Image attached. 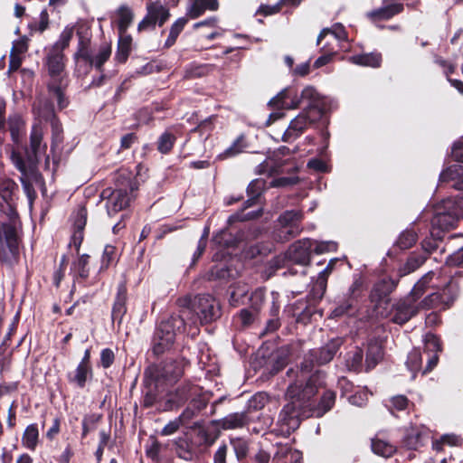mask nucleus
Segmentation results:
<instances>
[{"label": "nucleus", "mask_w": 463, "mask_h": 463, "mask_svg": "<svg viewBox=\"0 0 463 463\" xmlns=\"http://www.w3.org/2000/svg\"><path fill=\"white\" fill-rule=\"evenodd\" d=\"M458 289L455 280L441 281L440 272L429 271L418 280L409 296L393 306L392 320L403 325L420 310H446L458 298Z\"/></svg>", "instance_id": "nucleus-1"}, {"label": "nucleus", "mask_w": 463, "mask_h": 463, "mask_svg": "<svg viewBox=\"0 0 463 463\" xmlns=\"http://www.w3.org/2000/svg\"><path fill=\"white\" fill-rule=\"evenodd\" d=\"M189 362L184 357L167 359L159 365H152L145 371V384L146 392L144 396V405H154L159 397L160 389L175 383L184 374Z\"/></svg>", "instance_id": "nucleus-2"}, {"label": "nucleus", "mask_w": 463, "mask_h": 463, "mask_svg": "<svg viewBox=\"0 0 463 463\" xmlns=\"http://www.w3.org/2000/svg\"><path fill=\"white\" fill-rule=\"evenodd\" d=\"M78 47L73 55L75 73L77 76L88 74L92 67L100 70L111 54V47L108 43L101 44L97 51H93L91 43V31L84 21L77 24Z\"/></svg>", "instance_id": "nucleus-3"}, {"label": "nucleus", "mask_w": 463, "mask_h": 463, "mask_svg": "<svg viewBox=\"0 0 463 463\" xmlns=\"http://www.w3.org/2000/svg\"><path fill=\"white\" fill-rule=\"evenodd\" d=\"M20 222L15 209L7 203L5 216L0 220V263L13 266L19 258Z\"/></svg>", "instance_id": "nucleus-4"}, {"label": "nucleus", "mask_w": 463, "mask_h": 463, "mask_svg": "<svg viewBox=\"0 0 463 463\" xmlns=\"http://www.w3.org/2000/svg\"><path fill=\"white\" fill-rule=\"evenodd\" d=\"M310 372V367L307 364H302L300 374L297 380L290 383L287 390V399L292 404H296L302 410L304 417H310V406L313 398L318 390V376L312 375L307 377L306 373Z\"/></svg>", "instance_id": "nucleus-5"}, {"label": "nucleus", "mask_w": 463, "mask_h": 463, "mask_svg": "<svg viewBox=\"0 0 463 463\" xmlns=\"http://www.w3.org/2000/svg\"><path fill=\"white\" fill-rule=\"evenodd\" d=\"M175 316L184 317L185 327H194V331L192 333L194 335L198 331V322L204 324L217 318L219 317V307L211 295H198L193 300H189L188 305L183 307L180 314Z\"/></svg>", "instance_id": "nucleus-6"}, {"label": "nucleus", "mask_w": 463, "mask_h": 463, "mask_svg": "<svg viewBox=\"0 0 463 463\" xmlns=\"http://www.w3.org/2000/svg\"><path fill=\"white\" fill-rule=\"evenodd\" d=\"M44 64L47 67L48 74L51 78L48 83V90L57 99L59 108L62 109L68 104L63 94V90L68 86V77L64 73L65 63L63 52L50 49L46 55Z\"/></svg>", "instance_id": "nucleus-7"}, {"label": "nucleus", "mask_w": 463, "mask_h": 463, "mask_svg": "<svg viewBox=\"0 0 463 463\" xmlns=\"http://www.w3.org/2000/svg\"><path fill=\"white\" fill-rule=\"evenodd\" d=\"M185 329L184 317L171 315L156 327L152 339V353L156 356L170 350L175 343V335Z\"/></svg>", "instance_id": "nucleus-8"}, {"label": "nucleus", "mask_w": 463, "mask_h": 463, "mask_svg": "<svg viewBox=\"0 0 463 463\" xmlns=\"http://www.w3.org/2000/svg\"><path fill=\"white\" fill-rule=\"evenodd\" d=\"M137 190V184L130 177L120 176L118 180L117 188L113 191L104 190L102 196H108L106 203L109 215H114L118 212L127 208L135 197V191Z\"/></svg>", "instance_id": "nucleus-9"}, {"label": "nucleus", "mask_w": 463, "mask_h": 463, "mask_svg": "<svg viewBox=\"0 0 463 463\" xmlns=\"http://www.w3.org/2000/svg\"><path fill=\"white\" fill-rule=\"evenodd\" d=\"M459 218H463V196L449 197L436 205L431 224L440 230H448Z\"/></svg>", "instance_id": "nucleus-10"}, {"label": "nucleus", "mask_w": 463, "mask_h": 463, "mask_svg": "<svg viewBox=\"0 0 463 463\" xmlns=\"http://www.w3.org/2000/svg\"><path fill=\"white\" fill-rule=\"evenodd\" d=\"M302 213L297 210H288L281 213L278 218L279 227L276 231V239L280 241H288L301 232Z\"/></svg>", "instance_id": "nucleus-11"}, {"label": "nucleus", "mask_w": 463, "mask_h": 463, "mask_svg": "<svg viewBox=\"0 0 463 463\" xmlns=\"http://www.w3.org/2000/svg\"><path fill=\"white\" fill-rule=\"evenodd\" d=\"M305 418L302 410L288 402L279 413L277 423L279 429L276 431L282 436H288L298 428L300 420Z\"/></svg>", "instance_id": "nucleus-12"}, {"label": "nucleus", "mask_w": 463, "mask_h": 463, "mask_svg": "<svg viewBox=\"0 0 463 463\" xmlns=\"http://www.w3.org/2000/svg\"><path fill=\"white\" fill-rule=\"evenodd\" d=\"M11 160L15 167L21 172L22 175L20 177V181L24 193L30 200H33L35 197V191L32 181H36L39 178L36 167L33 165H27L22 156L16 152L12 153Z\"/></svg>", "instance_id": "nucleus-13"}, {"label": "nucleus", "mask_w": 463, "mask_h": 463, "mask_svg": "<svg viewBox=\"0 0 463 463\" xmlns=\"http://www.w3.org/2000/svg\"><path fill=\"white\" fill-rule=\"evenodd\" d=\"M318 118H317V115L303 110L290 121L288 128L283 132L281 140L286 143L295 141Z\"/></svg>", "instance_id": "nucleus-14"}, {"label": "nucleus", "mask_w": 463, "mask_h": 463, "mask_svg": "<svg viewBox=\"0 0 463 463\" xmlns=\"http://www.w3.org/2000/svg\"><path fill=\"white\" fill-rule=\"evenodd\" d=\"M342 344V338L336 337L331 339L320 349L311 351L309 359H306L303 364H307L311 368L313 364L323 365L329 363L334 358Z\"/></svg>", "instance_id": "nucleus-15"}, {"label": "nucleus", "mask_w": 463, "mask_h": 463, "mask_svg": "<svg viewBox=\"0 0 463 463\" xmlns=\"http://www.w3.org/2000/svg\"><path fill=\"white\" fill-rule=\"evenodd\" d=\"M364 290V280L361 275L355 274L354 276L353 283L346 293L347 299L334 310V314L335 316H342L353 311L358 299L362 297Z\"/></svg>", "instance_id": "nucleus-16"}, {"label": "nucleus", "mask_w": 463, "mask_h": 463, "mask_svg": "<svg viewBox=\"0 0 463 463\" xmlns=\"http://www.w3.org/2000/svg\"><path fill=\"white\" fill-rule=\"evenodd\" d=\"M313 240L303 239L293 243L287 251L288 260L300 265H307L310 261V252Z\"/></svg>", "instance_id": "nucleus-17"}, {"label": "nucleus", "mask_w": 463, "mask_h": 463, "mask_svg": "<svg viewBox=\"0 0 463 463\" xmlns=\"http://www.w3.org/2000/svg\"><path fill=\"white\" fill-rule=\"evenodd\" d=\"M43 129L40 125H33L30 135V153L28 159L25 161L27 165L36 167L39 156L45 154L47 146L43 144Z\"/></svg>", "instance_id": "nucleus-18"}, {"label": "nucleus", "mask_w": 463, "mask_h": 463, "mask_svg": "<svg viewBox=\"0 0 463 463\" xmlns=\"http://www.w3.org/2000/svg\"><path fill=\"white\" fill-rule=\"evenodd\" d=\"M298 97L300 104L305 101L307 103L306 111L317 115V118H320L324 114L325 101L314 87L307 86Z\"/></svg>", "instance_id": "nucleus-19"}, {"label": "nucleus", "mask_w": 463, "mask_h": 463, "mask_svg": "<svg viewBox=\"0 0 463 463\" xmlns=\"http://www.w3.org/2000/svg\"><path fill=\"white\" fill-rule=\"evenodd\" d=\"M269 104L281 109H293L300 105V99L294 88L288 87L278 93Z\"/></svg>", "instance_id": "nucleus-20"}, {"label": "nucleus", "mask_w": 463, "mask_h": 463, "mask_svg": "<svg viewBox=\"0 0 463 463\" xmlns=\"http://www.w3.org/2000/svg\"><path fill=\"white\" fill-rule=\"evenodd\" d=\"M397 286V281L392 278H383L378 282H376L371 292H370V300L374 303L375 306H378L382 301L387 299L389 295L395 289Z\"/></svg>", "instance_id": "nucleus-21"}, {"label": "nucleus", "mask_w": 463, "mask_h": 463, "mask_svg": "<svg viewBox=\"0 0 463 463\" xmlns=\"http://www.w3.org/2000/svg\"><path fill=\"white\" fill-rule=\"evenodd\" d=\"M127 288L124 284H120L118 288L117 296L112 307L111 319L113 323H117L119 326L122 319L127 312Z\"/></svg>", "instance_id": "nucleus-22"}, {"label": "nucleus", "mask_w": 463, "mask_h": 463, "mask_svg": "<svg viewBox=\"0 0 463 463\" xmlns=\"http://www.w3.org/2000/svg\"><path fill=\"white\" fill-rule=\"evenodd\" d=\"M248 422V416L245 412L230 413L221 420L213 421L218 428L224 430L241 429L246 426Z\"/></svg>", "instance_id": "nucleus-23"}, {"label": "nucleus", "mask_w": 463, "mask_h": 463, "mask_svg": "<svg viewBox=\"0 0 463 463\" xmlns=\"http://www.w3.org/2000/svg\"><path fill=\"white\" fill-rule=\"evenodd\" d=\"M371 447L374 454L383 458H389L396 451V446L387 439L385 432H378L372 439Z\"/></svg>", "instance_id": "nucleus-24"}, {"label": "nucleus", "mask_w": 463, "mask_h": 463, "mask_svg": "<svg viewBox=\"0 0 463 463\" xmlns=\"http://www.w3.org/2000/svg\"><path fill=\"white\" fill-rule=\"evenodd\" d=\"M336 394L335 392L327 390L326 391L317 404L312 402L310 406V417H322L325 413L332 409L335 402Z\"/></svg>", "instance_id": "nucleus-25"}, {"label": "nucleus", "mask_w": 463, "mask_h": 463, "mask_svg": "<svg viewBox=\"0 0 463 463\" xmlns=\"http://www.w3.org/2000/svg\"><path fill=\"white\" fill-rule=\"evenodd\" d=\"M439 181L451 183L453 188L463 191V166L453 165L448 167L440 173Z\"/></svg>", "instance_id": "nucleus-26"}, {"label": "nucleus", "mask_w": 463, "mask_h": 463, "mask_svg": "<svg viewBox=\"0 0 463 463\" xmlns=\"http://www.w3.org/2000/svg\"><path fill=\"white\" fill-rule=\"evenodd\" d=\"M190 428L196 430L192 441L196 446H211L216 439V435L199 421L194 422Z\"/></svg>", "instance_id": "nucleus-27"}, {"label": "nucleus", "mask_w": 463, "mask_h": 463, "mask_svg": "<svg viewBox=\"0 0 463 463\" xmlns=\"http://www.w3.org/2000/svg\"><path fill=\"white\" fill-rule=\"evenodd\" d=\"M428 437L429 434L426 430L412 428L407 430L403 438V445L408 449L416 450L424 444Z\"/></svg>", "instance_id": "nucleus-28"}, {"label": "nucleus", "mask_w": 463, "mask_h": 463, "mask_svg": "<svg viewBox=\"0 0 463 463\" xmlns=\"http://www.w3.org/2000/svg\"><path fill=\"white\" fill-rule=\"evenodd\" d=\"M403 10V5L400 3H392L386 5L378 9L373 10L368 14L373 20H388L400 14Z\"/></svg>", "instance_id": "nucleus-29"}, {"label": "nucleus", "mask_w": 463, "mask_h": 463, "mask_svg": "<svg viewBox=\"0 0 463 463\" xmlns=\"http://www.w3.org/2000/svg\"><path fill=\"white\" fill-rule=\"evenodd\" d=\"M348 61L356 65L377 68L381 65L382 55L379 52L362 53L349 57Z\"/></svg>", "instance_id": "nucleus-30"}, {"label": "nucleus", "mask_w": 463, "mask_h": 463, "mask_svg": "<svg viewBox=\"0 0 463 463\" xmlns=\"http://www.w3.org/2000/svg\"><path fill=\"white\" fill-rule=\"evenodd\" d=\"M247 147L248 143L246 141V137L243 134H241L232 142L229 147H227L222 153L219 154L217 157L221 160L234 157L244 152Z\"/></svg>", "instance_id": "nucleus-31"}, {"label": "nucleus", "mask_w": 463, "mask_h": 463, "mask_svg": "<svg viewBox=\"0 0 463 463\" xmlns=\"http://www.w3.org/2000/svg\"><path fill=\"white\" fill-rule=\"evenodd\" d=\"M265 189V181L263 179H255L251 181L247 187L249 199L244 203V209L252 206L257 199L261 195Z\"/></svg>", "instance_id": "nucleus-32"}, {"label": "nucleus", "mask_w": 463, "mask_h": 463, "mask_svg": "<svg viewBox=\"0 0 463 463\" xmlns=\"http://www.w3.org/2000/svg\"><path fill=\"white\" fill-rule=\"evenodd\" d=\"M39 441V430L36 423L26 427L22 437V444L29 450H34Z\"/></svg>", "instance_id": "nucleus-33"}, {"label": "nucleus", "mask_w": 463, "mask_h": 463, "mask_svg": "<svg viewBox=\"0 0 463 463\" xmlns=\"http://www.w3.org/2000/svg\"><path fill=\"white\" fill-rule=\"evenodd\" d=\"M90 376L91 369L89 364H87V362H80L75 370L74 375L69 377V381L75 383L79 388H84Z\"/></svg>", "instance_id": "nucleus-34"}, {"label": "nucleus", "mask_w": 463, "mask_h": 463, "mask_svg": "<svg viewBox=\"0 0 463 463\" xmlns=\"http://www.w3.org/2000/svg\"><path fill=\"white\" fill-rule=\"evenodd\" d=\"M427 260V255L422 253H411L405 264L400 269V276H405L419 269Z\"/></svg>", "instance_id": "nucleus-35"}, {"label": "nucleus", "mask_w": 463, "mask_h": 463, "mask_svg": "<svg viewBox=\"0 0 463 463\" xmlns=\"http://www.w3.org/2000/svg\"><path fill=\"white\" fill-rule=\"evenodd\" d=\"M78 23L79 22L74 25H67L61 33L58 41L51 47V49L59 52H63V51L69 46L74 34V31L77 33Z\"/></svg>", "instance_id": "nucleus-36"}, {"label": "nucleus", "mask_w": 463, "mask_h": 463, "mask_svg": "<svg viewBox=\"0 0 463 463\" xmlns=\"http://www.w3.org/2000/svg\"><path fill=\"white\" fill-rule=\"evenodd\" d=\"M383 355V354L381 345L378 343H370L365 358L366 369L371 370L374 368L382 360Z\"/></svg>", "instance_id": "nucleus-37"}, {"label": "nucleus", "mask_w": 463, "mask_h": 463, "mask_svg": "<svg viewBox=\"0 0 463 463\" xmlns=\"http://www.w3.org/2000/svg\"><path fill=\"white\" fill-rule=\"evenodd\" d=\"M148 14L154 23H158L162 26L169 17V12L161 5L150 4L147 6Z\"/></svg>", "instance_id": "nucleus-38"}, {"label": "nucleus", "mask_w": 463, "mask_h": 463, "mask_svg": "<svg viewBox=\"0 0 463 463\" xmlns=\"http://www.w3.org/2000/svg\"><path fill=\"white\" fill-rule=\"evenodd\" d=\"M331 34L335 40L337 41H346L347 40V34L345 32V27L342 24H336L332 26L331 29L325 28L323 29L318 37H317V44L320 43L323 38H325L326 35Z\"/></svg>", "instance_id": "nucleus-39"}, {"label": "nucleus", "mask_w": 463, "mask_h": 463, "mask_svg": "<svg viewBox=\"0 0 463 463\" xmlns=\"http://www.w3.org/2000/svg\"><path fill=\"white\" fill-rule=\"evenodd\" d=\"M345 361L348 370L358 371L362 367L363 351L359 348H354L345 354Z\"/></svg>", "instance_id": "nucleus-40"}, {"label": "nucleus", "mask_w": 463, "mask_h": 463, "mask_svg": "<svg viewBox=\"0 0 463 463\" xmlns=\"http://www.w3.org/2000/svg\"><path fill=\"white\" fill-rule=\"evenodd\" d=\"M118 26L121 33L125 32L133 20V13L127 5H121L117 11Z\"/></svg>", "instance_id": "nucleus-41"}, {"label": "nucleus", "mask_w": 463, "mask_h": 463, "mask_svg": "<svg viewBox=\"0 0 463 463\" xmlns=\"http://www.w3.org/2000/svg\"><path fill=\"white\" fill-rule=\"evenodd\" d=\"M417 239L418 235L412 229H406L399 235L396 245L402 250H406L412 247Z\"/></svg>", "instance_id": "nucleus-42"}, {"label": "nucleus", "mask_w": 463, "mask_h": 463, "mask_svg": "<svg viewBox=\"0 0 463 463\" xmlns=\"http://www.w3.org/2000/svg\"><path fill=\"white\" fill-rule=\"evenodd\" d=\"M421 354L418 349H413L409 353L408 358L406 361V365L408 369L412 373L411 378L414 379L416 376V373L421 368Z\"/></svg>", "instance_id": "nucleus-43"}, {"label": "nucleus", "mask_w": 463, "mask_h": 463, "mask_svg": "<svg viewBox=\"0 0 463 463\" xmlns=\"http://www.w3.org/2000/svg\"><path fill=\"white\" fill-rule=\"evenodd\" d=\"M186 23L187 19L184 17H181L174 23V24L171 26L168 38L165 43V47H170L175 43L179 33L184 29Z\"/></svg>", "instance_id": "nucleus-44"}, {"label": "nucleus", "mask_w": 463, "mask_h": 463, "mask_svg": "<svg viewBox=\"0 0 463 463\" xmlns=\"http://www.w3.org/2000/svg\"><path fill=\"white\" fill-rule=\"evenodd\" d=\"M131 38L129 36L120 38L118 42L116 59L119 62H125L130 53Z\"/></svg>", "instance_id": "nucleus-45"}, {"label": "nucleus", "mask_w": 463, "mask_h": 463, "mask_svg": "<svg viewBox=\"0 0 463 463\" xmlns=\"http://www.w3.org/2000/svg\"><path fill=\"white\" fill-rule=\"evenodd\" d=\"M336 260H337V259L330 260V261L328 262L326 267L318 273V276H317V279L316 281V287H317L322 291V294L325 292V290L326 288L327 278H328L329 274L332 272V270L334 269V265Z\"/></svg>", "instance_id": "nucleus-46"}, {"label": "nucleus", "mask_w": 463, "mask_h": 463, "mask_svg": "<svg viewBox=\"0 0 463 463\" xmlns=\"http://www.w3.org/2000/svg\"><path fill=\"white\" fill-rule=\"evenodd\" d=\"M89 259L87 254L81 255L76 261L73 262L71 269L80 278L86 279L89 276Z\"/></svg>", "instance_id": "nucleus-47"}, {"label": "nucleus", "mask_w": 463, "mask_h": 463, "mask_svg": "<svg viewBox=\"0 0 463 463\" xmlns=\"http://www.w3.org/2000/svg\"><path fill=\"white\" fill-rule=\"evenodd\" d=\"M175 142V137L172 133L165 131L158 138L157 149L162 154H167Z\"/></svg>", "instance_id": "nucleus-48"}, {"label": "nucleus", "mask_w": 463, "mask_h": 463, "mask_svg": "<svg viewBox=\"0 0 463 463\" xmlns=\"http://www.w3.org/2000/svg\"><path fill=\"white\" fill-rule=\"evenodd\" d=\"M117 260V250L112 245H106L103 250L101 258L100 269H108L110 265L115 263Z\"/></svg>", "instance_id": "nucleus-49"}, {"label": "nucleus", "mask_w": 463, "mask_h": 463, "mask_svg": "<svg viewBox=\"0 0 463 463\" xmlns=\"http://www.w3.org/2000/svg\"><path fill=\"white\" fill-rule=\"evenodd\" d=\"M176 454L178 458L186 461H192L196 456V453L193 449L192 446L185 441H182L177 444Z\"/></svg>", "instance_id": "nucleus-50"}, {"label": "nucleus", "mask_w": 463, "mask_h": 463, "mask_svg": "<svg viewBox=\"0 0 463 463\" xmlns=\"http://www.w3.org/2000/svg\"><path fill=\"white\" fill-rule=\"evenodd\" d=\"M409 401L404 395H396L389 401L387 407L390 412L394 414V411H404Z\"/></svg>", "instance_id": "nucleus-51"}, {"label": "nucleus", "mask_w": 463, "mask_h": 463, "mask_svg": "<svg viewBox=\"0 0 463 463\" xmlns=\"http://www.w3.org/2000/svg\"><path fill=\"white\" fill-rule=\"evenodd\" d=\"M336 249H337V244H336V242H335L333 241H313L312 251H314L317 254L335 251Z\"/></svg>", "instance_id": "nucleus-52"}, {"label": "nucleus", "mask_w": 463, "mask_h": 463, "mask_svg": "<svg viewBox=\"0 0 463 463\" xmlns=\"http://www.w3.org/2000/svg\"><path fill=\"white\" fill-rule=\"evenodd\" d=\"M73 230L83 231L87 222V211L84 207H80L72 216Z\"/></svg>", "instance_id": "nucleus-53"}, {"label": "nucleus", "mask_w": 463, "mask_h": 463, "mask_svg": "<svg viewBox=\"0 0 463 463\" xmlns=\"http://www.w3.org/2000/svg\"><path fill=\"white\" fill-rule=\"evenodd\" d=\"M231 270L223 265L214 266L209 274L210 279H229L231 278Z\"/></svg>", "instance_id": "nucleus-54"}, {"label": "nucleus", "mask_w": 463, "mask_h": 463, "mask_svg": "<svg viewBox=\"0 0 463 463\" xmlns=\"http://www.w3.org/2000/svg\"><path fill=\"white\" fill-rule=\"evenodd\" d=\"M302 0H280L276 5L274 6H261L260 12L264 14H272L279 10V5H288V6H297L300 4Z\"/></svg>", "instance_id": "nucleus-55"}, {"label": "nucleus", "mask_w": 463, "mask_h": 463, "mask_svg": "<svg viewBox=\"0 0 463 463\" xmlns=\"http://www.w3.org/2000/svg\"><path fill=\"white\" fill-rule=\"evenodd\" d=\"M99 416L91 414L87 415L82 420V437L85 438L90 431L96 429Z\"/></svg>", "instance_id": "nucleus-56"}, {"label": "nucleus", "mask_w": 463, "mask_h": 463, "mask_svg": "<svg viewBox=\"0 0 463 463\" xmlns=\"http://www.w3.org/2000/svg\"><path fill=\"white\" fill-rule=\"evenodd\" d=\"M206 9L202 0H191V4L187 8V14L190 18L194 19L203 14Z\"/></svg>", "instance_id": "nucleus-57"}, {"label": "nucleus", "mask_w": 463, "mask_h": 463, "mask_svg": "<svg viewBox=\"0 0 463 463\" xmlns=\"http://www.w3.org/2000/svg\"><path fill=\"white\" fill-rule=\"evenodd\" d=\"M243 211H244V209L241 212H240V213H236L234 214H232L228 218V221H227L228 223L232 224V223L236 222H243V221H246V220L254 219L256 217H259L261 214V210H259L257 212H250L248 213H244Z\"/></svg>", "instance_id": "nucleus-58"}, {"label": "nucleus", "mask_w": 463, "mask_h": 463, "mask_svg": "<svg viewBox=\"0 0 463 463\" xmlns=\"http://www.w3.org/2000/svg\"><path fill=\"white\" fill-rule=\"evenodd\" d=\"M368 400V393L365 390H359L348 397L351 404L362 407L366 404Z\"/></svg>", "instance_id": "nucleus-59"}, {"label": "nucleus", "mask_w": 463, "mask_h": 463, "mask_svg": "<svg viewBox=\"0 0 463 463\" xmlns=\"http://www.w3.org/2000/svg\"><path fill=\"white\" fill-rule=\"evenodd\" d=\"M49 25V14L44 9L40 13L39 22L32 24L31 29L39 33H43L48 28Z\"/></svg>", "instance_id": "nucleus-60"}, {"label": "nucleus", "mask_w": 463, "mask_h": 463, "mask_svg": "<svg viewBox=\"0 0 463 463\" xmlns=\"http://www.w3.org/2000/svg\"><path fill=\"white\" fill-rule=\"evenodd\" d=\"M236 456L239 459L244 458L248 452L247 442L241 439H236L232 440Z\"/></svg>", "instance_id": "nucleus-61"}, {"label": "nucleus", "mask_w": 463, "mask_h": 463, "mask_svg": "<svg viewBox=\"0 0 463 463\" xmlns=\"http://www.w3.org/2000/svg\"><path fill=\"white\" fill-rule=\"evenodd\" d=\"M268 401V396L264 392H258L254 394L250 401V407L254 410L262 409Z\"/></svg>", "instance_id": "nucleus-62"}, {"label": "nucleus", "mask_w": 463, "mask_h": 463, "mask_svg": "<svg viewBox=\"0 0 463 463\" xmlns=\"http://www.w3.org/2000/svg\"><path fill=\"white\" fill-rule=\"evenodd\" d=\"M197 415L198 413L195 409H193L192 406H187L179 415L178 420L181 421L183 426H187Z\"/></svg>", "instance_id": "nucleus-63"}, {"label": "nucleus", "mask_w": 463, "mask_h": 463, "mask_svg": "<svg viewBox=\"0 0 463 463\" xmlns=\"http://www.w3.org/2000/svg\"><path fill=\"white\" fill-rule=\"evenodd\" d=\"M447 264L449 266H463V247L448 257Z\"/></svg>", "instance_id": "nucleus-64"}]
</instances>
